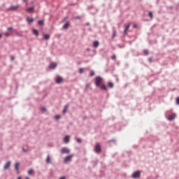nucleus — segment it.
<instances>
[{
    "label": "nucleus",
    "instance_id": "2f4dec72",
    "mask_svg": "<svg viewBox=\"0 0 179 179\" xmlns=\"http://www.w3.org/2000/svg\"><path fill=\"white\" fill-rule=\"evenodd\" d=\"M76 142H78V143H82V139H80V138H77V139H76Z\"/></svg>",
    "mask_w": 179,
    "mask_h": 179
},
{
    "label": "nucleus",
    "instance_id": "f257e3e1",
    "mask_svg": "<svg viewBox=\"0 0 179 179\" xmlns=\"http://www.w3.org/2000/svg\"><path fill=\"white\" fill-rule=\"evenodd\" d=\"M102 82H103V78L101 76H96L95 78V86L96 87H100V86H101Z\"/></svg>",
    "mask_w": 179,
    "mask_h": 179
},
{
    "label": "nucleus",
    "instance_id": "603ef678",
    "mask_svg": "<svg viewBox=\"0 0 179 179\" xmlns=\"http://www.w3.org/2000/svg\"><path fill=\"white\" fill-rule=\"evenodd\" d=\"M134 27H136V24H134Z\"/></svg>",
    "mask_w": 179,
    "mask_h": 179
},
{
    "label": "nucleus",
    "instance_id": "f8f14e48",
    "mask_svg": "<svg viewBox=\"0 0 179 179\" xmlns=\"http://www.w3.org/2000/svg\"><path fill=\"white\" fill-rule=\"evenodd\" d=\"M26 12H28L29 13H33V12H34V7L27 8Z\"/></svg>",
    "mask_w": 179,
    "mask_h": 179
},
{
    "label": "nucleus",
    "instance_id": "ddd939ff",
    "mask_svg": "<svg viewBox=\"0 0 179 179\" xmlns=\"http://www.w3.org/2000/svg\"><path fill=\"white\" fill-rule=\"evenodd\" d=\"M32 33L33 34H34L35 36H36V37H38L39 36V33H38V30L36 29H32Z\"/></svg>",
    "mask_w": 179,
    "mask_h": 179
},
{
    "label": "nucleus",
    "instance_id": "0eeeda50",
    "mask_svg": "<svg viewBox=\"0 0 179 179\" xmlns=\"http://www.w3.org/2000/svg\"><path fill=\"white\" fill-rule=\"evenodd\" d=\"M72 157H73V154H71L66 157L64 160V163H68V162H71V159H72Z\"/></svg>",
    "mask_w": 179,
    "mask_h": 179
},
{
    "label": "nucleus",
    "instance_id": "a211bd4d",
    "mask_svg": "<svg viewBox=\"0 0 179 179\" xmlns=\"http://www.w3.org/2000/svg\"><path fill=\"white\" fill-rule=\"evenodd\" d=\"M43 40H50V34H43Z\"/></svg>",
    "mask_w": 179,
    "mask_h": 179
},
{
    "label": "nucleus",
    "instance_id": "37998d69",
    "mask_svg": "<svg viewBox=\"0 0 179 179\" xmlns=\"http://www.w3.org/2000/svg\"><path fill=\"white\" fill-rule=\"evenodd\" d=\"M148 61H149L150 62H152V61H153V59H152V57H149V58H148Z\"/></svg>",
    "mask_w": 179,
    "mask_h": 179
},
{
    "label": "nucleus",
    "instance_id": "423d86ee",
    "mask_svg": "<svg viewBox=\"0 0 179 179\" xmlns=\"http://www.w3.org/2000/svg\"><path fill=\"white\" fill-rule=\"evenodd\" d=\"M62 80H64V79L62 78V77L59 76H57V77L55 78V82L56 83H57V85H59V83H62Z\"/></svg>",
    "mask_w": 179,
    "mask_h": 179
},
{
    "label": "nucleus",
    "instance_id": "f03ea898",
    "mask_svg": "<svg viewBox=\"0 0 179 179\" xmlns=\"http://www.w3.org/2000/svg\"><path fill=\"white\" fill-rule=\"evenodd\" d=\"M19 8H20V5L19 4H17L16 6H10V8H7V10H8V12H15Z\"/></svg>",
    "mask_w": 179,
    "mask_h": 179
},
{
    "label": "nucleus",
    "instance_id": "bb28decb",
    "mask_svg": "<svg viewBox=\"0 0 179 179\" xmlns=\"http://www.w3.org/2000/svg\"><path fill=\"white\" fill-rule=\"evenodd\" d=\"M33 173H34V171L33 169H30L28 171V174H29V176H31Z\"/></svg>",
    "mask_w": 179,
    "mask_h": 179
},
{
    "label": "nucleus",
    "instance_id": "aec40b11",
    "mask_svg": "<svg viewBox=\"0 0 179 179\" xmlns=\"http://www.w3.org/2000/svg\"><path fill=\"white\" fill-rule=\"evenodd\" d=\"M46 163H47V164H51V158L50 157V155L47 156Z\"/></svg>",
    "mask_w": 179,
    "mask_h": 179
},
{
    "label": "nucleus",
    "instance_id": "7ed1b4c3",
    "mask_svg": "<svg viewBox=\"0 0 179 179\" xmlns=\"http://www.w3.org/2000/svg\"><path fill=\"white\" fill-rule=\"evenodd\" d=\"M132 178H141V171H136L132 173Z\"/></svg>",
    "mask_w": 179,
    "mask_h": 179
},
{
    "label": "nucleus",
    "instance_id": "a878e982",
    "mask_svg": "<svg viewBox=\"0 0 179 179\" xmlns=\"http://www.w3.org/2000/svg\"><path fill=\"white\" fill-rule=\"evenodd\" d=\"M115 36H117V31H115V29H114L113 28V38H114V37H115Z\"/></svg>",
    "mask_w": 179,
    "mask_h": 179
},
{
    "label": "nucleus",
    "instance_id": "4be33fe9",
    "mask_svg": "<svg viewBox=\"0 0 179 179\" xmlns=\"http://www.w3.org/2000/svg\"><path fill=\"white\" fill-rule=\"evenodd\" d=\"M108 87H109L110 89H113V87H114V83L111 82L108 83Z\"/></svg>",
    "mask_w": 179,
    "mask_h": 179
},
{
    "label": "nucleus",
    "instance_id": "5fc2aeb1",
    "mask_svg": "<svg viewBox=\"0 0 179 179\" xmlns=\"http://www.w3.org/2000/svg\"><path fill=\"white\" fill-rule=\"evenodd\" d=\"M76 19H79V17H77Z\"/></svg>",
    "mask_w": 179,
    "mask_h": 179
},
{
    "label": "nucleus",
    "instance_id": "473e14b6",
    "mask_svg": "<svg viewBox=\"0 0 179 179\" xmlns=\"http://www.w3.org/2000/svg\"><path fill=\"white\" fill-rule=\"evenodd\" d=\"M4 36H5L6 37H9V36H10V34H9V33H8V32H6V33H4Z\"/></svg>",
    "mask_w": 179,
    "mask_h": 179
},
{
    "label": "nucleus",
    "instance_id": "3c124183",
    "mask_svg": "<svg viewBox=\"0 0 179 179\" xmlns=\"http://www.w3.org/2000/svg\"><path fill=\"white\" fill-rule=\"evenodd\" d=\"M96 12H99V10L97 8H96Z\"/></svg>",
    "mask_w": 179,
    "mask_h": 179
},
{
    "label": "nucleus",
    "instance_id": "cd10ccee",
    "mask_svg": "<svg viewBox=\"0 0 179 179\" xmlns=\"http://www.w3.org/2000/svg\"><path fill=\"white\" fill-rule=\"evenodd\" d=\"M148 16H150L151 19H153V13L151 11L149 12Z\"/></svg>",
    "mask_w": 179,
    "mask_h": 179
},
{
    "label": "nucleus",
    "instance_id": "e433bc0d",
    "mask_svg": "<svg viewBox=\"0 0 179 179\" xmlns=\"http://www.w3.org/2000/svg\"><path fill=\"white\" fill-rule=\"evenodd\" d=\"M94 6H90L87 7L88 10H90V9H93Z\"/></svg>",
    "mask_w": 179,
    "mask_h": 179
},
{
    "label": "nucleus",
    "instance_id": "39448f33",
    "mask_svg": "<svg viewBox=\"0 0 179 179\" xmlns=\"http://www.w3.org/2000/svg\"><path fill=\"white\" fill-rule=\"evenodd\" d=\"M96 153H100L101 152V145L100 144H96L94 148Z\"/></svg>",
    "mask_w": 179,
    "mask_h": 179
},
{
    "label": "nucleus",
    "instance_id": "6e6552de",
    "mask_svg": "<svg viewBox=\"0 0 179 179\" xmlns=\"http://www.w3.org/2000/svg\"><path fill=\"white\" fill-rule=\"evenodd\" d=\"M50 69H55L57 68V63L52 62L49 65Z\"/></svg>",
    "mask_w": 179,
    "mask_h": 179
},
{
    "label": "nucleus",
    "instance_id": "c9c22d12",
    "mask_svg": "<svg viewBox=\"0 0 179 179\" xmlns=\"http://www.w3.org/2000/svg\"><path fill=\"white\" fill-rule=\"evenodd\" d=\"M176 104L179 106V96L176 98Z\"/></svg>",
    "mask_w": 179,
    "mask_h": 179
},
{
    "label": "nucleus",
    "instance_id": "dca6fc26",
    "mask_svg": "<svg viewBox=\"0 0 179 179\" xmlns=\"http://www.w3.org/2000/svg\"><path fill=\"white\" fill-rule=\"evenodd\" d=\"M100 43H99V41H94V43H93V47H94L95 48H97V47H99V45Z\"/></svg>",
    "mask_w": 179,
    "mask_h": 179
},
{
    "label": "nucleus",
    "instance_id": "f3484780",
    "mask_svg": "<svg viewBox=\"0 0 179 179\" xmlns=\"http://www.w3.org/2000/svg\"><path fill=\"white\" fill-rule=\"evenodd\" d=\"M64 141L65 143H69V136H66L64 138Z\"/></svg>",
    "mask_w": 179,
    "mask_h": 179
},
{
    "label": "nucleus",
    "instance_id": "393cba45",
    "mask_svg": "<svg viewBox=\"0 0 179 179\" xmlns=\"http://www.w3.org/2000/svg\"><path fill=\"white\" fill-rule=\"evenodd\" d=\"M144 55H149V50L148 49H145L143 50Z\"/></svg>",
    "mask_w": 179,
    "mask_h": 179
},
{
    "label": "nucleus",
    "instance_id": "ea45409f",
    "mask_svg": "<svg viewBox=\"0 0 179 179\" xmlns=\"http://www.w3.org/2000/svg\"><path fill=\"white\" fill-rule=\"evenodd\" d=\"M59 118H61V116H59V115L55 116V120H59Z\"/></svg>",
    "mask_w": 179,
    "mask_h": 179
},
{
    "label": "nucleus",
    "instance_id": "6ab92c4d",
    "mask_svg": "<svg viewBox=\"0 0 179 179\" xmlns=\"http://www.w3.org/2000/svg\"><path fill=\"white\" fill-rule=\"evenodd\" d=\"M99 87L101 90H107V86L104 84H102L101 85H100Z\"/></svg>",
    "mask_w": 179,
    "mask_h": 179
},
{
    "label": "nucleus",
    "instance_id": "1a4fd4ad",
    "mask_svg": "<svg viewBox=\"0 0 179 179\" xmlns=\"http://www.w3.org/2000/svg\"><path fill=\"white\" fill-rule=\"evenodd\" d=\"M10 163H11L10 161L7 162L3 166V169L8 170V169H9V167H10Z\"/></svg>",
    "mask_w": 179,
    "mask_h": 179
},
{
    "label": "nucleus",
    "instance_id": "a19ab883",
    "mask_svg": "<svg viewBox=\"0 0 179 179\" xmlns=\"http://www.w3.org/2000/svg\"><path fill=\"white\" fill-rule=\"evenodd\" d=\"M7 30H8V31H10L13 30V27H8V28L7 29Z\"/></svg>",
    "mask_w": 179,
    "mask_h": 179
},
{
    "label": "nucleus",
    "instance_id": "a18cd8bd",
    "mask_svg": "<svg viewBox=\"0 0 179 179\" xmlns=\"http://www.w3.org/2000/svg\"><path fill=\"white\" fill-rule=\"evenodd\" d=\"M22 151L23 152H27V150H26L24 148H22Z\"/></svg>",
    "mask_w": 179,
    "mask_h": 179
},
{
    "label": "nucleus",
    "instance_id": "c756f323",
    "mask_svg": "<svg viewBox=\"0 0 179 179\" xmlns=\"http://www.w3.org/2000/svg\"><path fill=\"white\" fill-rule=\"evenodd\" d=\"M90 76H94V71H91L90 73Z\"/></svg>",
    "mask_w": 179,
    "mask_h": 179
},
{
    "label": "nucleus",
    "instance_id": "9b49d317",
    "mask_svg": "<svg viewBox=\"0 0 179 179\" xmlns=\"http://www.w3.org/2000/svg\"><path fill=\"white\" fill-rule=\"evenodd\" d=\"M174 118H176V115L175 113H172L171 115H170L168 117L169 121H173V120H174Z\"/></svg>",
    "mask_w": 179,
    "mask_h": 179
},
{
    "label": "nucleus",
    "instance_id": "8fccbe9b",
    "mask_svg": "<svg viewBox=\"0 0 179 179\" xmlns=\"http://www.w3.org/2000/svg\"><path fill=\"white\" fill-rule=\"evenodd\" d=\"M17 179H22V177L20 176V177L17 178Z\"/></svg>",
    "mask_w": 179,
    "mask_h": 179
},
{
    "label": "nucleus",
    "instance_id": "c85d7f7f",
    "mask_svg": "<svg viewBox=\"0 0 179 179\" xmlns=\"http://www.w3.org/2000/svg\"><path fill=\"white\" fill-rule=\"evenodd\" d=\"M108 142V143H110V142H113V143L115 144L116 141H115V139H111V140H109Z\"/></svg>",
    "mask_w": 179,
    "mask_h": 179
},
{
    "label": "nucleus",
    "instance_id": "20e7f679",
    "mask_svg": "<svg viewBox=\"0 0 179 179\" xmlns=\"http://www.w3.org/2000/svg\"><path fill=\"white\" fill-rule=\"evenodd\" d=\"M71 152V150H69L68 148L66 147H64L61 149V153L62 155H64V153H70Z\"/></svg>",
    "mask_w": 179,
    "mask_h": 179
},
{
    "label": "nucleus",
    "instance_id": "72a5a7b5",
    "mask_svg": "<svg viewBox=\"0 0 179 179\" xmlns=\"http://www.w3.org/2000/svg\"><path fill=\"white\" fill-rule=\"evenodd\" d=\"M79 73H80V74L83 73V68H80L79 69Z\"/></svg>",
    "mask_w": 179,
    "mask_h": 179
},
{
    "label": "nucleus",
    "instance_id": "7c9ffc66",
    "mask_svg": "<svg viewBox=\"0 0 179 179\" xmlns=\"http://www.w3.org/2000/svg\"><path fill=\"white\" fill-rule=\"evenodd\" d=\"M41 111H42V113H45V111H47V108L45 107H43L41 108Z\"/></svg>",
    "mask_w": 179,
    "mask_h": 179
},
{
    "label": "nucleus",
    "instance_id": "b1692460",
    "mask_svg": "<svg viewBox=\"0 0 179 179\" xmlns=\"http://www.w3.org/2000/svg\"><path fill=\"white\" fill-rule=\"evenodd\" d=\"M38 24L39 26H44V20H39V21L38 22Z\"/></svg>",
    "mask_w": 179,
    "mask_h": 179
},
{
    "label": "nucleus",
    "instance_id": "49530a36",
    "mask_svg": "<svg viewBox=\"0 0 179 179\" xmlns=\"http://www.w3.org/2000/svg\"><path fill=\"white\" fill-rule=\"evenodd\" d=\"M0 38H2V34H0Z\"/></svg>",
    "mask_w": 179,
    "mask_h": 179
},
{
    "label": "nucleus",
    "instance_id": "5701e85b",
    "mask_svg": "<svg viewBox=\"0 0 179 179\" xmlns=\"http://www.w3.org/2000/svg\"><path fill=\"white\" fill-rule=\"evenodd\" d=\"M15 169L17 171V173H19V162H17L15 165Z\"/></svg>",
    "mask_w": 179,
    "mask_h": 179
},
{
    "label": "nucleus",
    "instance_id": "58836bf2",
    "mask_svg": "<svg viewBox=\"0 0 179 179\" xmlns=\"http://www.w3.org/2000/svg\"><path fill=\"white\" fill-rule=\"evenodd\" d=\"M115 58H117V56H115V55L111 56V59H115Z\"/></svg>",
    "mask_w": 179,
    "mask_h": 179
},
{
    "label": "nucleus",
    "instance_id": "864d4df0",
    "mask_svg": "<svg viewBox=\"0 0 179 179\" xmlns=\"http://www.w3.org/2000/svg\"><path fill=\"white\" fill-rule=\"evenodd\" d=\"M31 3H34V1H31Z\"/></svg>",
    "mask_w": 179,
    "mask_h": 179
},
{
    "label": "nucleus",
    "instance_id": "f704fd0d",
    "mask_svg": "<svg viewBox=\"0 0 179 179\" xmlns=\"http://www.w3.org/2000/svg\"><path fill=\"white\" fill-rule=\"evenodd\" d=\"M23 2H24L25 6H27V5H29V3L27 2V0H23Z\"/></svg>",
    "mask_w": 179,
    "mask_h": 179
},
{
    "label": "nucleus",
    "instance_id": "09e8293b",
    "mask_svg": "<svg viewBox=\"0 0 179 179\" xmlns=\"http://www.w3.org/2000/svg\"><path fill=\"white\" fill-rule=\"evenodd\" d=\"M87 51H90V48H87Z\"/></svg>",
    "mask_w": 179,
    "mask_h": 179
},
{
    "label": "nucleus",
    "instance_id": "412c9836",
    "mask_svg": "<svg viewBox=\"0 0 179 179\" xmlns=\"http://www.w3.org/2000/svg\"><path fill=\"white\" fill-rule=\"evenodd\" d=\"M129 26H130V24H127V25H124V34H127V30H128V29H129Z\"/></svg>",
    "mask_w": 179,
    "mask_h": 179
},
{
    "label": "nucleus",
    "instance_id": "de8ad7c7",
    "mask_svg": "<svg viewBox=\"0 0 179 179\" xmlns=\"http://www.w3.org/2000/svg\"><path fill=\"white\" fill-rule=\"evenodd\" d=\"M25 179H30V178L29 177H26Z\"/></svg>",
    "mask_w": 179,
    "mask_h": 179
},
{
    "label": "nucleus",
    "instance_id": "4c0bfd02",
    "mask_svg": "<svg viewBox=\"0 0 179 179\" xmlns=\"http://www.w3.org/2000/svg\"><path fill=\"white\" fill-rule=\"evenodd\" d=\"M92 54H93V55H92V57H94V55H96V50H92Z\"/></svg>",
    "mask_w": 179,
    "mask_h": 179
},
{
    "label": "nucleus",
    "instance_id": "79ce46f5",
    "mask_svg": "<svg viewBox=\"0 0 179 179\" xmlns=\"http://www.w3.org/2000/svg\"><path fill=\"white\" fill-rule=\"evenodd\" d=\"M15 59V56H10V60L11 61H13Z\"/></svg>",
    "mask_w": 179,
    "mask_h": 179
},
{
    "label": "nucleus",
    "instance_id": "4468645a",
    "mask_svg": "<svg viewBox=\"0 0 179 179\" xmlns=\"http://www.w3.org/2000/svg\"><path fill=\"white\" fill-rule=\"evenodd\" d=\"M70 24L69 22H66L64 25H63V29L64 30H66L69 28Z\"/></svg>",
    "mask_w": 179,
    "mask_h": 179
},
{
    "label": "nucleus",
    "instance_id": "2eb2a0df",
    "mask_svg": "<svg viewBox=\"0 0 179 179\" xmlns=\"http://www.w3.org/2000/svg\"><path fill=\"white\" fill-rule=\"evenodd\" d=\"M68 107H69V104L64 106V110L62 111L63 114H66V111L68 110Z\"/></svg>",
    "mask_w": 179,
    "mask_h": 179
},
{
    "label": "nucleus",
    "instance_id": "9d476101",
    "mask_svg": "<svg viewBox=\"0 0 179 179\" xmlns=\"http://www.w3.org/2000/svg\"><path fill=\"white\" fill-rule=\"evenodd\" d=\"M27 22L30 24L31 23H33V22H34V18L27 17Z\"/></svg>",
    "mask_w": 179,
    "mask_h": 179
},
{
    "label": "nucleus",
    "instance_id": "c03bdc74",
    "mask_svg": "<svg viewBox=\"0 0 179 179\" xmlns=\"http://www.w3.org/2000/svg\"><path fill=\"white\" fill-rule=\"evenodd\" d=\"M85 26H90V22H87V23L85 24Z\"/></svg>",
    "mask_w": 179,
    "mask_h": 179
}]
</instances>
